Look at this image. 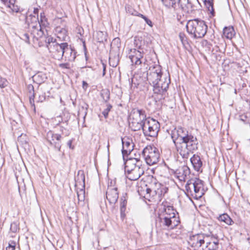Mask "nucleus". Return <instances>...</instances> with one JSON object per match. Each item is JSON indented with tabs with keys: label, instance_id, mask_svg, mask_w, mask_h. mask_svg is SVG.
<instances>
[{
	"label": "nucleus",
	"instance_id": "473e14b6",
	"mask_svg": "<svg viewBox=\"0 0 250 250\" xmlns=\"http://www.w3.org/2000/svg\"><path fill=\"white\" fill-rule=\"evenodd\" d=\"M45 42L47 44L46 45H47V47L48 49V46H50V45H55L54 44L57 43V42H55V39H54L53 37H52L51 36L47 37L46 38Z\"/></svg>",
	"mask_w": 250,
	"mask_h": 250
},
{
	"label": "nucleus",
	"instance_id": "c85d7f7f",
	"mask_svg": "<svg viewBox=\"0 0 250 250\" xmlns=\"http://www.w3.org/2000/svg\"><path fill=\"white\" fill-rule=\"evenodd\" d=\"M33 79L36 81L37 83H41L44 82L46 79V77L42 73H38L33 76Z\"/></svg>",
	"mask_w": 250,
	"mask_h": 250
},
{
	"label": "nucleus",
	"instance_id": "79ce46f5",
	"mask_svg": "<svg viewBox=\"0 0 250 250\" xmlns=\"http://www.w3.org/2000/svg\"><path fill=\"white\" fill-rule=\"evenodd\" d=\"M59 66L60 67H61L62 69H69V64L67 63H60Z\"/></svg>",
	"mask_w": 250,
	"mask_h": 250
},
{
	"label": "nucleus",
	"instance_id": "4c0bfd02",
	"mask_svg": "<svg viewBox=\"0 0 250 250\" xmlns=\"http://www.w3.org/2000/svg\"><path fill=\"white\" fill-rule=\"evenodd\" d=\"M179 37L183 44L186 42V37L184 33H180L179 34Z\"/></svg>",
	"mask_w": 250,
	"mask_h": 250
},
{
	"label": "nucleus",
	"instance_id": "7c9ffc66",
	"mask_svg": "<svg viewBox=\"0 0 250 250\" xmlns=\"http://www.w3.org/2000/svg\"><path fill=\"white\" fill-rule=\"evenodd\" d=\"M78 202L83 201L85 198V190L83 189H81L77 192Z\"/></svg>",
	"mask_w": 250,
	"mask_h": 250
},
{
	"label": "nucleus",
	"instance_id": "4be33fe9",
	"mask_svg": "<svg viewBox=\"0 0 250 250\" xmlns=\"http://www.w3.org/2000/svg\"><path fill=\"white\" fill-rule=\"evenodd\" d=\"M55 33L57 38L62 41H64L67 36V30L61 27H57L55 28Z\"/></svg>",
	"mask_w": 250,
	"mask_h": 250
},
{
	"label": "nucleus",
	"instance_id": "4d7b16f0",
	"mask_svg": "<svg viewBox=\"0 0 250 250\" xmlns=\"http://www.w3.org/2000/svg\"><path fill=\"white\" fill-rule=\"evenodd\" d=\"M116 65H117L116 64H112V66H113V67H114V66H116Z\"/></svg>",
	"mask_w": 250,
	"mask_h": 250
},
{
	"label": "nucleus",
	"instance_id": "9b49d317",
	"mask_svg": "<svg viewBox=\"0 0 250 250\" xmlns=\"http://www.w3.org/2000/svg\"><path fill=\"white\" fill-rule=\"evenodd\" d=\"M143 58V51L137 50L136 49L130 50L129 58L132 64L139 66L141 64Z\"/></svg>",
	"mask_w": 250,
	"mask_h": 250
},
{
	"label": "nucleus",
	"instance_id": "58836bf2",
	"mask_svg": "<svg viewBox=\"0 0 250 250\" xmlns=\"http://www.w3.org/2000/svg\"><path fill=\"white\" fill-rule=\"evenodd\" d=\"M34 94L33 93L32 95L29 96V101L32 106L34 107V109L35 110V104H34Z\"/></svg>",
	"mask_w": 250,
	"mask_h": 250
},
{
	"label": "nucleus",
	"instance_id": "5fc2aeb1",
	"mask_svg": "<svg viewBox=\"0 0 250 250\" xmlns=\"http://www.w3.org/2000/svg\"><path fill=\"white\" fill-rule=\"evenodd\" d=\"M30 87H31V89H32V90H33L34 88H33V86H30L29 87V88H30Z\"/></svg>",
	"mask_w": 250,
	"mask_h": 250
},
{
	"label": "nucleus",
	"instance_id": "4468645a",
	"mask_svg": "<svg viewBox=\"0 0 250 250\" xmlns=\"http://www.w3.org/2000/svg\"><path fill=\"white\" fill-rule=\"evenodd\" d=\"M141 161L138 158H130L127 160L125 163V171H131L133 169L142 166Z\"/></svg>",
	"mask_w": 250,
	"mask_h": 250
},
{
	"label": "nucleus",
	"instance_id": "f3484780",
	"mask_svg": "<svg viewBox=\"0 0 250 250\" xmlns=\"http://www.w3.org/2000/svg\"><path fill=\"white\" fill-rule=\"evenodd\" d=\"M122 145V153L124 156L130 153L133 149V144L132 141L128 138H123Z\"/></svg>",
	"mask_w": 250,
	"mask_h": 250
},
{
	"label": "nucleus",
	"instance_id": "09e8293b",
	"mask_svg": "<svg viewBox=\"0 0 250 250\" xmlns=\"http://www.w3.org/2000/svg\"><path fill=\"white\" fill-rule=\"evenodd\" d=\"M87 83L85 82H83V88H86L87 87Z\"/></svg>",
	"mask_w": 250,
	"mask_h": 250
},
{
	"label": "nucleus",
	"instance_id": "3c124183",
	"mask_svg": "<svg viewBox=\"0 0 250 250\" xmlns=\"http://www.w3.org/2000/svg\"><path fill=\"white\" fill-rule=\"evenodd\" d=\"M152 191V189H151L150 188H146V192L147 194H150Z\"/></svg>",
	"mask_w": 250,
	"mask_h": 250
},
{
	"label": "nucleus",
	"instance_id": "0eeeda50",
	"mask_svg": "<svg viewBox=\"0 0 250 250\" xmlns=\"http://www.w3.org/2000/svg\"><path fill=\"white\" fill-rule=\"evenodd\" d=\"M159 128L158 122L153 119L147 118L144 121L142 129L146 136L155 137L158 134Z\"/></svg>",
	"mask_w": 250,
	"mask_h": 250
},
{
	"label": "nucleus",
	"instance_id": "5701e85b",
	"mask_svg": "<svg viewBox=\"0 0 250 250\" xmlns=\"http://www.w3.org/2000/svg\"><path fill=\"white\" fill-rule=\"evenodd\" d=\"M38 23L39 24L40 29V32L41 33V36L43 34V27H46L48 25V22L47 21V19L44 15V13L40 14V20L38 21Z\"/></svg>",
	"mask_w": 250,
	"mask_h": 250
},
{
	"label": "nucleus",
	"instance_id": "ddd939ff",
	"mask_svg": "<svg viewBox=\"0 0 250 250\" xmlns=\"http://www.w3.org/2000/svg\"><path fill=\"white\" fill-rule=\"evenodd\" d=\"M162 225L168 229H172L180 223L178 218L174 217H164L161 218Z\"/></svg>",
	"mask_w": 250,
	"mask_h": 250
},
{
	"label": "nucleus",
	"instance_id": "423d86ee",
	"mask_svg": "<svg viewBox=\"0 0 250 250\" xmlns=\"http://www.w3.org/2000/svg\"><path fill=\"white\" fill-rule=\"evenodd\" d=\"M164 4L167 7L176 8L180 7L185 12L190 13L193 10L192 4L188 0H162Z\"/></svg>",
	"mask_w": 250,
	"mask_h": 250
},
{
	"label": "nucleus",
	"instance_id": "052dcab7",
	"mask_svg": "<svg viewBox=\"0 0 250 250\" xmlns=\"http://www.w3.org/2000/svg\"><path fill=\"white\" fill-rule=\"evenodd\" d=\"M234 92H235V94L236 93V90H235Z\"/></svg>",
	"mask_w": 250,
	"mask_h": 250
},
{
	"label": "nucleus",
	"instance_id": "aec40b11",
	"mask_svg": "<svg viewBox=\"0 0 250 250\" xmlns=\"http://www.w3.org/2000/svg\"><path fill=\"white\" fill-rule=\"evenodd\" d=\"M169 82L170 80L167 78H165L164 79H161L158 81L157 84H154L153 86L155 88H157L159 92L166 91L168 87Z\"/></svg>",
	"mask_w": 250,
	"mask_h": 250
},
{
	"label": "nucleus",
	"instance_id": "c756f323",
	"mask_svg": "<svg viewBox=\"0 0 250 250\" xmlns=\"http://www.w3.org/2000/svg\"><path fill=\"white\" fill-rule=\"evenodd\" d=\"M106 35L102 31H98L96 32V38L98 42H103L106 40Z\"/></svg>",
	"mask_w": 250,
	"mask_h": 250
},
{
	"label": "nucleus",
	"instance_id": "ea45409f",
	"mask_svg": "<svg viewBox=\"0 0 250 250\" xmlns=\"http://www.w3.org/2000/svg\"><path fill=\"white\" fill-rule=\"evenodd\" d=\"M10 230L13 232H16L17 231L18 227L16 223H13L11 224Z\"/></svg>",
	"mask_w": 250,
	"mask_h": 250
},
{
	"label": "nucleus",
	"instance_id": "393cba45",
	"mask_svg": "<svg viewBox=\"0 0 250 250\" xmlns=\"http://www.w3.org/2000/svg\"><path fill=\"white\" fill-rule=\"evenodd\" d=\"M217 218L220 222H224L228 225H232L234 223L233 220L227 213L220 215Z\"/></svg>",
	"mask_w": 250,
	"mask_h": 250
},
{
	"label": "nucleus",
	"instance_id": "c9c22d12",
	"mask_svg": "<svg viewBox=\"0 0 250 250\" xmlns=\"http://www.w3.org/2000/svg\"><path fill=\"white\" fill-rule=\"evenodd\" d=\"M7 82L4 78L0 77V87H4L7 85Z\"/></svg>",
	"mask_w": 250,
	"mask_h": 250
},
{
	"label": "nucleus",
	"instance_id": "cd10ccee",
	"mask_svg": "<svg viewBox=\"0 0 250 250\" xmlns=\"http://www.w3.org/2000/svg\"><path fill=\"white\" fill-rule=\"evenodd\" d=\"M165 213L164 214V217H176V214L174 210V209L171 206H167L164 210Z\"/></svg>",
	"mask_w": 250,
	"mask_h": 250
},
{
	"label": "nucleus",
	"instance_id": "b1692460",
	"mask_svg": "<svg viewBox=\"0 0 250 250\" xmlns=\"http://www.w3.org/2000/svg\"><path fill=\"white\" fill-rule=\"evenodd\" d=\"M223 35L228 39H231L235 35L232 26L226 27L223 30Z\"/></svg>",
	"mask_w": 250,
	"mask_h": 250
},
{
	"label": "nucleus",
	"instance_id": "20e7f679",
	"mask_svg": "<svg viewBox=\"0 0 250 250\" xmlns=\"http://www.w3.org/2000/svg\"><path fill=\"white\" fill-rule=\"evenodd\" d=\"M145 112L143 110L134 109L131 112L129 119V125L133 131L142 129L144 121L146 120Z\"/></svg>",
	"mask_w": 250,
	"mask_h": 250
},
{
	"label": "nucleus",
	"instance_id": "f704fd0d",
	"mask_svg": "<svg viewBox=\"0 0 250 250\" xmlns=\"http://www.w3.org/2000/svg\"><path fill=\"white\" fill-rule=\"evenodd\" d=\"M138 16L141 17L142 19H143L146 22L150 27H152V21L148 19L146 17L144 16L143 15L141 14H139L137 15Z\"/></svg>",
	"mask_w": 250,
	"mask_h": 250
},
{
	"label": "nucleus",
	"instance_id": "39448f33",
	"mask_svg": "<svg viewBox=\"0 0 250 250\" xmlns=\"http://www.w3.org/2000/svg\"><path fill=\"white\" fill-rule=\"evenodd\" d=\"M185 188L187 194L196 199L201 198L204 194L202 181L199 179L188 180Z\"/></svg>",
	"mask_w": 250,
	"mask_h": 250
},
{
	"label": "nucleus",
	"instance_id": "f03ea898",
	"mask_svg": "<svg viewBox=\"0 0 250 250\" xmlns=\"http://www.w3.org/2000/svg\"><path fill=\"white\" fill-rule=\"evenodd\" d=\"M218 241L213 235L196 234L190 237L188 243L194 250H215Z\"/></svg>",
	"mask_w": 250,
	"mask_h": 250
},
{
	"label": "nucleus",
	"instance_id": "864d4df0",
	"mask_svg": "<svg viewBox=\"0 0 250 250\" xmlns=\"http://www.w3.org/2000/svg\"><path fill=\"white\" fill-rule=\"evenodd\" d=\"M33 18L34 19V20H35V21H36V20L37 19V17L35 16H34L33 17Z\"/></svg>",
	"mask_w": 250,
	"mask_h": 250
},
{
	"label": "nucleus",
	"instance_id": "6ab92c4d",
	"mask_svg": "<svg viewBox=\"0 0 250 250\" xmlns=\"http://www.w3.org/2000/svg\"><path fill=\"white\" fill-rule=\"evenodd\" d=\"M63 57H64L65 61L68 62H73L76 58V52L71 47L68 46L67 43H66V45H65Z\"/></svg>",
	"mask_w": 250,
	"mask_h": 250
},
{
	"label": "nucleus",
	"instance_id": "a211bd4d",
	"mask_svg": "<svg viewBox=\"0 0 250 250\" xmlns=\"http://www.w3.org/2000/svg\"><path fill=\"white\" fill-rule=\"evenodd\" d=\"M175 173L180 181H185L190 173V170L188 167L184 166L179 167Z\"/></svg>",
	"mask_w": 250,
	"mask_h": 250
},
{
	"label": "nucleus",
	"instance_id": "37998d69",
	"mask_svg": "<svg viewBox=\"0 0 250 250\" xmlns=\"http://www.w3.org/2000/svg\"><path fill=\"white\" fill-rule=\"evenodd\" d=\"M105 95V97H103V99L105 101V102H107L109 99V92H105L103 93L102 94V96H104V95Z\"/></svg>",
	"mask_w": 250,
	"mask_h": 250
},
{
	"label": "nucleus",
	"instance_id": "a878e982",
	"mask_svg": "<svg viewBox=\"0 0 250 250\" xmlns=\"http://www.w3.org/2000/svg\"><path fill=\"white\" fill-rule=\"evenodd\" d=\"M205 4L208 9V11L210 14V17H213L215 15V12L213 9V4L212 0H205Z\"/></svg>",
	"mask_w": 250,
	"mask_h": 250
},
{
	"label": "nucleus",
	"instance_id": "e433bc0d",
	"mask_svg": "<svg viewBox=\"0 0 250 250\" xmlns=\"http://www.w3.org/2000/svg\"><path fill=\"white\" fill-rule=\"evenodd\" d=\"M112 106L110 105H108L107 108L103 111V114L105 118H106L108 114V112L110 110Z\"/></svg>",
	"mask_w": 250,
	"mask_h": 250
},
{
	"label": "nucleus",
	"instance_id": "49530a36",
	"mask_svg": "<svg viewBox=\"0 0 250 250\" xmlns=\"http://www.w3.org/2000/svg\"><path fill=\"white\" fill-rule=\"evenodd\" d=\"M126 206V203L125 202V201H124L123 202H122L121 204V208L122 210L123 208H125Z\"/></svg>",
	"mask_w": 250,
	"mask_h": 250
},
{
	"label": "nucleus",
	"instance_id": "412c9836",
	"mask_svg": "<svg viewBox=\"0 0 250 250\" xmlns=\"http://www.w3.org/2000/svg\"><path fill=\"white\" fill-rule=\"evenodd\" d=\"M190 161L195 170L198 171H199L202 166V162L200 157L194 154L190 158Z\"/></svg>",
	"mask_w": 250,
	"mask_h": 250
},
{
	"label": "nucleus",
	"instance_id": "f8f14e48",
	"mask_svg": "<svg viewBox=\"0 0 250 250\" xmlns=\"http://www.w3.org/2000/svg\"><path fill=\"white\" fill-rule=\"evenodd\" d=\"M117 188L108 185L106 191V199L110 204H115L118 200L119 196Z\"/></svg>",
	"mask_w": 250,
	"mask_h": 250
},
{
	"label": "nucleus",
	"instance_id": "2f4dec72",
	"mask_svg": "<svg viewBox=\"0 0 250 250\" xmlns=\"http://www.w3.org/2000/svg\"><path fill=\"white\" fill-rule=\"evenodd\" d=\"M134 43L136 49H138V50L143 51L142 48V41L140 38L135 37Z\"/></svg>",
	"mask_w": 250,
	"mask_h": 250
},
{
	"label": "nucleus",
	"instance_id": "a19ab883",
	"mask_svg": "<svg viewBox=\"0 0 250 250\" xmlns=\"http://www.w3.org/2000/svg\"><path fill=\"white\" fill-rule=\"evenodd\" d=\"M162 189H164V190H165V193L166 192V190L165 188H164V187H162L160 189L158 188L157 190H154V192H155L156 194H158V196H161L162 195V194H163V193H162Z\"/></svg>",
	"mask_w": 250,
	"mask_h": 250
},
{
	"label": "nucleus",
	"instance_id": "72a5a7b5",
	"mask_svg": "<svg viewBox=\"0 0 250 250\" xmlns=\"http://www.w3.org/2000/svg\"><path fill=\"white\" fill-rule=\"evenodd\" d=\"M19 142L21 143L22 145L26 144L28 142V139L25 134H22L18 138Z\"/></svg>",
	"mask_w": 250,
	"mask_h": 250
},
{
	"label": "nucleus",
	"instance_id": "dca6fc26",
	"mask_svg": "<svg viewBox=\"0 0 250 250\" xmlns=\"http://www.w3.org/2000/svg\"><path fill=\"white\" fill-rule=\"evenodd\" d=\"M61 138V135L58 134H54L51 131L48 132L46 135L47 140L50 143V144L54 145L55 146L59 149L61 147L59 144Z\"/></svg>",
	"mask_w": 250,
	"mask_h": 250
},
{
	"label": "nucleus",
	"instance_id": "2eb2a0df",
	"mask_svg": "<svg viewBox=\"0 0 250 250\" xmlns=\"http://www.w3.org/2000/svg\"><path fill=\"white\" fill-rule=\"evenodd\" d=\"M144 173V168L141 166L133 169L131 171L126 172L127 178L131 181L137 180Z\"/></svg>",
	"mask_w": 250,
	"mask_h": 250
},
{
	"label": "nucleus",
	"instance_id": "6e6552de",
	"mask_svg": "<svg viewBox=\"0 0 250 250\" xmlns=\"http://www.w3.org/2000/svg\"><path fill=\"white\" fill-rule=\"evenodd\" d=\"M142 153L146 163L148 165H153L159 161V153L155 147L147 146L144 149Z\"/></svg>",
	"mask_w": 250,
	"mask_h": 250
},
{
	"label": "nucleus",
	"instance_id": "f257e3e1",
	"mask_svg": "<svg viewBox=\"0 0 250 250\" xmlns=\"http://www.w3.org/2000/svg\"><path fill=\"white\" fill-rule=\"evenodd\" d=\"M171 136L177 152L183 158H188L189 154L198 148L196 137L184 128H175L172 131Z\"/></svg>",
	"mask_w": 250,
	"mask_h": 250
},
{
	"label": "nucleus",
	"instance_id": "1a4fd4ad",
	"mask_svg": "<svg viewBox=\"0 0 250 250\" xmlns=\"http://www.w3.org/2000/svg\"><path fill=\"white\" fill-rule=\"evenodd\" d=\"M161 77L162 70L160 65H155L149 68L147 74V79L150 84L153 85L157 84Z\"/></svg>",
	"mask_w": 250,
	"mask_h": 250
},
{
	"label": "nucleus",
	"instance_id": "603ef678",
	"mask_svg": "<svg viewBox=\"0 0 250 250\" xmlns=\"http://www.w3.org/2000/svg\"><path fill=\"white\" fill-rule=\"evenodd\" d=\"M71 144H72V141L69 140L67 143V145L69 146L70 148H71Z\"/></svg>",
	"mask_w": 250,
	"mask_h": 250
},
{
	"label": "nucleus",
	"instance_id": "8fccbe9b",
	"mask_svg": "<svg viewBox=\"0 0 250 250\" xmlns=\"http://www.w3.org/2000/svg\"><path fill=\"white\" fill-rule=\"evenodd\" d=\"M39 9L38 8H34V13L37 16H38Z\"/></svg>",
	"mask_w": 250,
	"mask_h": 250
},
{
	"label": "nucleus",
	"instance_id": "bf43d9fd",
	"mask_svg": "<svg viewBox=\"0 0 250 250\" xmlns=\"http://www.w3.org/2000/svg\"><path fill=\"white\" fill-rule=\"evenodd\" d=\"M35 27V25H32V27H33V28H34V27Z\"/></svg>",
	"mask_w": 250,
	"mask_h": 250
},
{
	"label": "nucleus",
	"instance_id": "bb28decb",
	"mask_svg": "<svg viewBox=\"0 0 250 250\" xmlns=\"http://www.w3.org/2000/svg\"><path fill=\"white\" fill-rule=\"evenodd\" d=\"M3 3L8 8H10L12 11L18 12V8L15 6V0H1Z\"/></svg>",
	"mask_w": 250,
	"mask_h": 250
},
{
	"label": "nucleus",
	"instance_id": "9d476101",
	"mask_svg": "<svg viewBox=\"0 0 250 250\" xmlns=\"http://www.w3.org/2000/svg\"><path fill=\"white\" fill-rule=\"evenodd\" d=\"M54 44L55 45H50L49 46L48 50L54 59L60 60L62 59L64 55V49H65L66 42L60 44L58 43Z\"/></svg>",
	"mask_w": 250,
	"mask_h": 250
},
{
	"label": "nucleus",
	"instance_id": "c03bdc74",
	"mask_svg": "<svg viewBox=\"0 0 250 250\" xmlns=\"http://www.w3.org/2000/svg\"><path fill=\"white\" fill-rule=\"evenodd\" d=\"M22 39L26 42H29V37L28 34H24L22 36Z\"/></svg>",
	"mask_w": 250,
	"mask_h": 250
},
{
	"label": "nucleus",
	"instance_id": "13d9d810",
	"mask_svg": "<svg viewBox=\"0 0 250 250\" xmlns=\"http://www.w3.org/2000/svg\"><path fill=\"white\" fill-rule=\"evenodd\" d=\"M105 66L104 67V72L105 71Z\"/></svg>",
	"mask_w": 250,
	"mask_h": 250
},
{
	"label": "nucleus",
	"instance_id": "7ed1b4c3",
	"mask_svg": "<svg viewBox=\"0 0 250 250\" xmlns=\"http://www.w3.org/2000/svg\"><path fill=\"white\" fill-rule=\"evenodd\" d=\"M186 27L188 33L195 38H201L204 37L208 29L205 22L198 19L189 21Z\"/></svg>",
	"mask_w": 250,
	"mask_h": 250
},
{
	"label": "nucleus",
	"instance_id": "6e6d98bb",
	"mask_svg": "<svg viewBox=\"0 0 250 250\" xmlns=\"http://www.w3.org/2000/svg\"><path fill=\"white\" fill-rule=\"evenodd\" d=\"M111 58H109V63L111 64Z\"/></svg>",
	"mask_w": 250,
	"mask_h": 250
},
{
	"label": "nucleus",
	"instance_id": "de8ad7c7",
	"mask_svg": "<svg viewBox=\"0 0 250 250\" xmlns=\"http://www.w3.org/2000/svg\"><path fill=\"white\" fill-rule=\"evenodd\" d=\"M45 100V97L43 95L40 96L39 97V101L41 102H42Z\"/></svg>",
	"mask_w": 250,
	"mask_h": 250
},
{
	"label": "nucleus",
	"instance_id": "a18cd8bd",
	"mask_svg": "<svg viewBox=\"0 0 250 250\" xmlns=\"http://www.w3.org/2000/svg\"><path fill=\"white\" fill-rule=\"evenodd\" d=\"M15 246L14 243V245L9 244L8 246H7L6 248V250H15Z\"/></svg>",
	"mask_w": 250,
	"mask_h": 250
}]
</instances>
